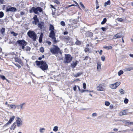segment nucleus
I'll use <instances>...</instances> for the list:
<instances>
[{"label": "nucleus", "mask_w": 133, "mask_h": 133, "mask_svg": "<svg viewBox=\"0 0 133 133\" xmlns=\"http://www.w3.org/2000/svg\"><path fill=\"white\" fill-rule=\"evenodd\" d=\"M105 104L106 106H108L110 105V103L108 101H105Z\"/></svg>", "instance_id": "nucleus-38"}, {"label": "nucleus", "mask_w": 133, "mask_h": 133, "mask_svg": "<svg viewBox=\"0 0 133 133\" xmlns=\"http://www.w3.org/2000/svg\"><path fill=\"white\" fill-rule=\"evenodd\" d=\"M92 116L93 117H96L97 116V114L96 113H94L92 114Z\"/></svg>", "instance_id": "nucleus-46"}, {"label": "nucleus", "mask_w": 133, "mask_h": 133, "mask_svg": "<svg viewBox=\"0 0 133 133\" xmlns=\"http://www.w3.org/2000/svg\"><path fill=\"white\" fill-rule=\"evenodd\" d=\"M82 93H83L84 92H85L86 91V90H81L80 91Z\"/></svg>", "instance_id": "nucleus-56"}, {"label": "nucleus", "mask_w": 133, "mask_h": 133, "mask_svg": "<svg viewBox=\"0 0 133 133\" xmlns=\"http://www.w3.org/2000/svg\"><path fill=\"white\" fill-rule=\"evenodd\" d=\"M42 11V9L40 7H37L36 8L34 7H32L30 11V12L31 13L34 12L36 14H38V11L39 12H41Z\"/></svg>", "instance_id": "nucleus-5"}, {"label": "nucleus", "mask_w": 133, "mask_h": 133, "mask_svg": "<svg viewBox=\"0 0 133 133\" xmlns=\"http://www.w3.org/2000/svg\"><path fill=\"white\" fill-rule=\"evenodd\" d=\"M124 102L125 104H127L128 102V99L125 98L124 101Z\"/></svg>", "instance_id": "nucleus-39"}, {"label": "nucleus", "mask_w": 133, "mask_h": 133, "mask_svg": "<svg viewBox=\"0 0 133 133\" xmlns=\"http://www.w3.org/2000/svg\"><path fill=\"white\" fill-rule=\"evenodd\" d=\"M15 117L14 116H12L10 118L9 121L6 124V125H7L9 124H10L15 119Z\"/></svg>", "instance_id": "nucleus-17"}, {"label": "nucleus", "mask_w": 133, "mask_h": 133, "mask_svg": "<svg viewBox=\"0 0 133 133\" xmlns=\"http://www.w3.org/2000/svg\"><path fill=\"white\" fill-rule=\"evenodd\" d=\"M53 130L55 132L58 130V127L57 126H55L54 127L53 129Z\"/></svg>", "instance_id": "nucleus-33"}, {"label": "nucleus", "mask_w": 133, "mask_h": 133, "mask_svg": "<svg viewBox=\"0 0 133 133\" xmlns=\"http://www.w3.org/2000/svg\"><path fill=\"white\" fill-rule=\"evenodd\" d=\"M76 5H75V4H72L71 5H69L68 6V7H70L71 6H76Z\"/></svg>", "instance_id": "nucleus-51"}, {"label": "nucleus", "mask_w": 133, "mask_h": 133, "mask_svg": "<svg viewBox=\"0 0 133 133\" xmlns=\"http://www.w3.org/2000/svg\"><path fill=\"white\" fill-rule=\"evenodd\" d=\"M40 51L42 53L44 52V48L43 47H41L39 49Z\"/></svg>", "instance_id": "nucleus-36"}, {"label": "nucleus", "mask_w": 133, "mask_h": 133, "mask_svg": "<svg viewBox=\"0 0 133 133\" xmlns=\"http://www.w3.org/2000/svg\"><path fill=\"white\" fill-rule=\"evenodd\" d=\"M24 104L25 103H23L19 105H16V108H17V109L21 110L24 109L23 106Z\"/></svg>", "instance_id": "nucleus-13"}, {"label": "nucleus", "mask_w": 133, "mask_h": 133, "mask_svg": "<svg viewBox=\"0 0 133 133\" xmlns=\"http://www.w3.org/2000/svg\"><path fill=\"white\" fill-rule=\"evenodd\" d=\"M117 20H118V21H120V22H122L123 21V19H122V18H118L117 19Z\"/></svg>", "instance_id": "nucleus-45"}, {"label": "nucleus", "mask_w": 133, "mask_h": 133, "mask_svg": "<svg viewBox=\"0 0 133 133\" xmlns=\"http://www.w3.org/2000/svg\"><path fill=\"white\" fill-rule=\"evenodd\" d=\"M68 34V32L67 31H65L64 32V33H63L65 35H67Z\"/></svg>", "instance_id": "nucleus-55"}, {"label": "nucleus", "mask_w": 133, "mask_h": 133, "mask_svg": "<svg viewBox=\"0 0 133 133\" xmlns=\"http://www.w3.org/2000/svg\"><path fill=\"white\" fill-rule=\"evenodd\" d=\"M15 65L17 67L19 68H20L21 67V66L19 64H15Z\"/></svg>", "instance_id": "nucleus-47"}, {"label": "nucleus", "mask_w": 133, "mask_h": 133, "mask_svg": "<svg viewBox=\"0 0 133 133\" xmlns=\"http://www.w3.org/2000/svg\"><path fill=\"white\" fill-rule=\"evenodd\" d=\"M36 63L37 65L39 66L41 65L40 68L42 70H44L48 69V66L46 63V62L43 61H36Z\"/></svg>", "instance_id": "nucleus-3"}, {"label": "nucleus", "mask_w": 133, "mask_h": 133, "mask_svg": "<svg viewBox=\"0 0 133 133\" xmlns=\"http://www.w3.org/2000/svg\"><path fill=\"white\" fill-rule=\"evenodd\" d=\"M38 59L39 60H41L42 59V58L41 57H39Z\"/></svg>", "instance_id": "nucleus-64"}, {"label": "nucleus", "mask_w": 133, "mask_h": 133, "mask_svg": "<svg viewBox=\"0 0 133 133\" xmlns=\"http://www.w3.org/2000/svg\"><path fill=\"white\" fill-rule=\"evenodd\" d=\"M110 4V0H108L107 2H105L104 4V6H106L107 5H109Z\"/></svg>", "instance_id": "nucleus-24"}, {"label": "nucleus", "mask_w": 133, "mask_h": 133, "mask_svg": "<svg viewBox=\"0 0 133 133\" xmlns=\"http://www.w3.org/2000/svg\"><path fill=\"white\" fill-rule=\"evenodd\" d=\"M72 59V58L70 55L69 54L65 55L64 62L66 63H70Z\"/></svg>", "instance_id": "nucleus-8"}, {"label": "nucleus", "mask_w": 133, "mask_h": 133, "mask_svg": "<svg viewBox=\"0 0 133 133\" xmlns=\"http://www.w3.org/2000/svg\"><path fill=\"white\" fill-rule=\"evenodd\" d=\"M101 29H102L103 31H105L106 30V28H105L102 27L101 28Z\"/></svg>", "instance_id": "nucleus-48"}, {"label": "nucleus", "mask_w": 133, "mask_h": 133, "mask_svg": "<svg viewBox=\"0 0 133 133\" xmlns=\"http://www.w3.org/2000/svg\"><path fill=\"white\" fill-rule=\"evenodd\" d=\"M119 114L120 116L125 115H127V113L125 110L122 111L119 113Z\"/></svg>", "instance_id": "nucleus-19"}, {"label": "nucleus", "mask_w": 133, "mask_h": 133, "mask_svg": "<svg viewBox=\"0 0 133 133\" xmlns=\"http://www.w3.org/2000/svg\"><path fill=\"white\" fill-rule=\"evenodd\" d=\"M61 25L63 26H64L65 25V22L63 21H62L61 22Z\"/></svg>", "instance_id": "nucleus-40"}, {"label": "nucleus", "mask_w": 133, "mask_h": 133, "mask_svg": "<svg viewBox=\"0 0 133 133\" xmlns=\"http://www.w3.org/2000/svg\"><path fill=\"white\" fill-rule=\"evenodd\" d=\"M106 84L102 83L98 85L97 87V90L99 91H104L105 90Z\"/></svg>", "instance_id": "nucleus-6"}, {"label": "nucleus", "mask_w": 133, "mask_h": 133, "mask_svg": "<svg viewBox=\"0 0 133 133\" xmlns=\"http://www.w3.org/2000/svg\"><path fill=\"white\" fill-rule=\"evenodd\" d=\"M102 50H100L99 52V54L100 55H102Z\"/></svg>", "instance_id": "nucleus-57"}, {"label": "nucleus", "mask_w": 133, "mask_h": 133, "mask_svg": "<svg viewBox=\"0 0 133 133\" xmlns=\"http://www.w3.org/2000/svg\"><path fill=\"white\" fill-rule=\"evenodd\" d=\"M76 86L75 85V87L73 88L74 90V91H76Z\"/></svg>", "instance_id": "nucleus-52"}, {"label": "nucleus", "mask_w": 133, "mask_h": 133, "mask_svg": "<svg viewBox=\"0 0 133 133\" xmlns=\"http://www.w3.org/2000/svg\"><path fill=\"white\" fill-rule=\"evenodd\" d=\"M75 43L77 45H79L81 44V42L80 41L77 40L76 42Z\"/></svg>", "instance_id": "nucleus-37"}, {"label": "nucleus", "mask_w": 133, "mask_h": 133, "mask_svg": "<svg viewBox=\"0 0 133 133\" xmlns=\"http://www.w3.org/2000/svg\"><path fill=\"white\" fill-rule=\"evenodd\" d=\"M50 50L52 54L56 55L57 57H59L61 56L62 52L57 46L53 45Z\"/></svg>", "instance_id": "nucleus-2"}, {"label": "nucleus", "mask_w": 133, "mask_h": 133, "mask_svg": "<svg viewBox=\"0 0 133 133\" xmlns=\"http://www.w3.org/2000/svg\"><path fill=\"white\" fill-rule=\"evenodd\" d=\"M122 36V34L120 33H119L116 34L113 37V39H116L117 38H121Z\"/></svg>", "instance_id": "nucleus-14"}, {"label": "nucleus", "mask_w": 133, "mask_h": 133, "mask_svg": "<svg viewBox=\"0 0 133 133\" xmlns=\"http://www.w3.org/2000/svg\"><path fill=\"white\" fill-rule=\"evenodd\" d=\"M11 34L13 36H16L18 35L17 33H16L14 31H11Z\"/></svg>", "instance_id": "nucleus-29"}, {"label": "nucleus", "mask_w": 133, "mask_h": 133, "mask_svg": "<svg viewBox=\"0 0 133 133\" xmlns=\"http://www.w3.org/2000/svg\"><path fill=\"white\" fill-rule=\"evenodd\" d=\"M16 105L15 104H10L8 105V107H9L10 109H15L16 108Z\"/></svg>", "instance_id": "nucleus-15"}, {"label": "nucleus", "mask_w": 133, "mask_h": 133, "mask_svg": "<svg viewBox=\"0 0 133 133\" xmlns=\"http://www.w3.org/2000/svg\"><path fill=\"white\" fill-rule=\"evenodd\" d=\"M123 72L122 70H120L118 72V74L119 76H120L121 75L123 74Z\"/></svg>", "instance_id": "nucleus-30"}, {"label": "nucleus", "mask_w": 133, "mask_h": 133, "mask_svg": "<svg viewBox=\"0 0 133 133\" xmlns=\"http://www.w3.org/2000/svg\"><path fill=\"white\" fill-rule=\"evenodd\" d=\"M17 42L18 43L20 47H21L22 49H24L25 46L27 44V43L24 40H19Z\"/></svg>", "instance_id": "nucleus-7"}, {"label": "nucleus", "mask_w": 133, "mask_h": 133, "mask_svg": "<svg viewBox=\"0 0 133 133\" xmlns=\"http://www.w3.org/2000/svg\"><path fill=\"white\" fill-rule=\"evenodd\" d=\"M120 84V82H117L115 83L110 84L109 87L111 89H115Z\"/></svg>", "instance_id": "nucleus-9"}, {"label": "nucleus", "mask_w": 133, "mask_h": 133, "mask_svg": "<svg viewBox=\"0 0 133 133\" xmlns=\"http://www.w3.org/2000/svg\"><path fill=\"white\" fill-rule=\"evenodd\" d=\"M49 30L50 32L49 34V37H50L54 42V43H56L58 41L56 40L55 37V33H56V30L55 29L54 26L51 24H50L49 26Z\"/></svg>", "instance_id": "nucleus-1"}, {"label": "nucleus", "mask_w": 133, "mask_h": 133, "mask_svg": "<svg viewBox=\"0 0 133 133\" xmlns=\"http://www.w3.org/2000/svg\"><path fill=\"white\" fill-rule=\"evenodd\" d=\"M54 2L57 4H60V2L58 0H56Z\"/></svg>", "instance_id": "nucleus-43"}, {"label": "nucleus", "mask_w": 133, "mask_h": 133, "mask_svg": "<svg viewBox=\"0 0 133 133\" xmlns=\"http://www.w3.org/2000/svg\"><path fill=\"white\" fill-rule=\"evenodd\" d=\"M80 4L81 5V6L83 8H85V7L84 6L83 4H82V2H80Z\"/></svg>", "instance_id": "nucleus-44"}, {"label": "nucleus", "mask_w": 133, "mask_h": 133, "mask_svg": "<svg viewBox=\"0 0 133 133\" xmlns=\"http://www.w3.org/2000/svg\"><path fill=\"white\" fill-rule=\"evenodd\" d=\"M130 123V124L133 125V122H130L129 123Z\"/></svg>", "instance_id": "nucleus-62"}, {"label": "nucleus", "mask_w": 133, "mask_h": 133, "mask_svg": "<svg viewBox=\"0 0 133 133\" xmlns=\"http://www.w3.org/2000/svg\"><path fill=\"white\" fill-rule=\"evenodd\" d=\"M27 34L29 37L31 38L34 41H36L37 35L33 31H29L28 32Z\"/></svg>", "instance_id": "nucleus-4"}, {"label": "nucleus", "mask_w": 133, "mask_h": 133, "mask_svg": "<svg viewBox=\"0 0 133 133\" xmlns=\"http://www.w3.org/2000/svg\"><path fill=\"white\" fill-rule=\"evenodd\" d=\"M129 55L131 57L133 58V54H130Z\"/></svg>", "instance_id": "nucleus-50"}, {"label": "nucleus", "mask_w": 133, "mask_h": 133, "mask_svg": "<svg viewBox=\"0 0 133 133\" xmlns=\"http://www.w3.org/2000/svg\"><path fill=\"white\" fill-rule=\"evenodd\" d=\"M82 72H78L76 74L74 75V76L75 77H77L79 76L80 75L82 74Z\"/></svg>", "instance_id": "nucleus-22"}, {"label": "nucleus", "mask_w": 133, "mask_h": 133, "mask_svg": "<svg viewBox=\"0 0 133 133\" xmlns=\"http://www.w3.org/2000/svg\"><path fill=\"white\" fill-rule=\"evenodd\" d=\"M5 29L4 28H2L0 31V32L4 35L5 34Z\"/></svg>", "instance_id": "nucleus-20"}, {"label": "nucleus", "mask_w": 133, "mask_h": 133, "mask_svg": "<svg viewBox=\"0 0 133 133\" xmlns=\"http://www.w3.org/2000/svg\"><path fill=\"white\" fill-rule=\"evenodd\" d=\"M114 130L115 131H117L118 130V129L116 128H115L114 129Z\"/></svg>", "instance_id": "nucleus-59"}, {"label": "nucleus", "mask_w": 133, "mask_h": 133, "mask_svg": "<svg viewBox=\"0 0 133 133\" xmlns=\"http://www.w3.org/2000/svg\"><path fill=\"white\" fill-rule=\"evenodd\" d=\"M0 78H2L3 80L6 79L5 76L2 75H0Z\"/></svg>", "instance_id": "nucleus-31"}, {"label": "nucleus", "mask_w": 133, "mask_h": 133, "mask_svg": "<svg viewBox=\"0 0 133 133\" xmlns=\"http://www.w3.org/2000/svg\"><path fill=\"white\" fill-rule=\"evenodd\" d=\"M107 21V19L106 18H104L103 19V21L101 22V24H104Z\"/></svg>", "instance_id": "nucleus-32"}, {"label": "nucleus", "mask_w": 133, "mask_h": 133, "mask_svg": "<svg viewBox=\"0 0 133 133\" xmlns=\"http://www.w3.org/2000/svg\"><path fill=\"white\" fill-rule=\"evenodd\" d=\"M97 69L98 70H99L101 68V63L100 62H97Z\"/></svg>", "instance_id": "nucleus-23"}, {"label": "nucleus", "mask_w": 133, "mask_h": 133, "mask_svg": "<svg viewBox=\"0 0 133 133\" xmlns=\"http://www.w3.org/2000/svg\"><path fill=\"white\" fill-rule=\"evenodd\" d=\"M16 122L17 126L18 127H19L22 124V121L21 119L19 117L16 118Z\"/></svg>", "instance_id": "nucleus-10"}, {"label": "nucleus", "mask_w": 133, "mask_h": 133, "mask_svg": "<svg viewBox=\"0 0 133 133\" xmlns=\"http://www.w3.org/2000/svg\"><path fill=\"white\" fill-rule=\"evenodd\" d=\"M105 56H103L101 57V59L102 61H104L105 60Z\"/></svg>", "instance_id": "nucleus-42"}, {"label": "nucleus", "mask_w": 133, "mask_h": 133, "mask_svg": "<svg viewBox=\"0 0 133 133\" xmlns=\"http://www.w3.org/2000/svg\"><path fill=\"white\" fill-rule=\"evenodd\" d=\"M43 34L42 33L41 34L39 38V42L41 43L42 42V37H43Z\"/></svg>", "instance_id": "nucleus-25"}, {"label": "nucleus", "mask_w": 133, "mask_h": 133, "mask_svg": "<svg viewBox=\"0 0 133 133\" xmlns=\"http://www.w3.org/2000/svg\"><path fill=\"white\" fill-rule=\"evenodd\" d=\"M83 88L84 89L86 88V85L85 83H84L83 84Z\"/></svg>", "instance_id": "nucleus-41"}, {"label": "nucleus", "mask_w": 133, "mask_h": 133, "mask_svg": "<svg viewBox=\"0 0 133 133\" xmlns=\"http://www.w3.org/2000/svg\"><path fill=\"white\" fill-rule=\"evenodd\" d=\"M16 9L15 8L7 7L6 11V12L8 11L15 12L16 11Z\"/></svg>", "instance_id": "nucleus-11"}, {"label": "nucleus", "mask_w": 133, "mask_h": 133, "mask_svg": "<svg viewBox=\"0 0 133 133\" xmlns=\"http://www.w3.org/2000/svg\"><path fill=\"white\" fill-rule=\"evenodd\" d=\"M47 43L49 45H50L51 44V42H50L49 41H48L47 42Z\"/></svg>", "instance_id": "nucleus-54"}, {"label": "nucleus", "mask_w": 133, "mask_h": 133, "mask_svg": "<svg viewBox=\"0 0 133 133\" xmlns=\"http://www.w3.org/2000/svg\"><path fill=\"white\" fill-rule=\"evenodd\" d=\"M78 63V61L73 62L71 65V67L73 68H75Z\"/></svg>", "instance_id": "nucleus-16"}, {"label": "nucleus", "mask_w": 133, "mask_h": 133, "mask_svg": "<svg viewBox=\"0 0 133 133\" xmlns=\"http://www.w3.org/2000/svg\"><path fill=\"white\" fill-rule=\"evenodd\" d=\"M44 25V23L43 22H41L38 24V26L41 29H42Z\"/></svg>", "instance_id": "nucleus-18"}, {"label": "nucleus", "mask_w": 133, "mask_h": 133, "mask_svg": "<svg viewBox=\"0 0 133 133\" xmlns=\"http://www.w3.org/2000/svg\"><path fill=\"white\" fill-rule=\"evenodd\" d=\"M16 127V123H14L12 125L10 128V129L11 130H14L15 129Z\"/></svg>", "instance_id": "nucleus-21"}, {"label": "nucleus", "mask_w": 133, "mask_h": 133, "mask_svg": "<svg viewBox=\"0 0 133 133\" xmlns=\"http://www.w3.org/2000/svg\"><path fill=\"white\" fill-rule=\"evenodd\" d=\"M108 47L107 46H104V48L105 49H107L108 48Z\"/></svg>", "instance_id": "nucleus-63"}, {"label": "nucleus", "mask_w": 133, "mask_h": 133, "mask_svg": "<svg viewBox=\"0 0 133 133\" xmlns=\"http://www.w3.org/2000/svg\"><path fill=\"white\" fill-rule=\"evenodd\" d=\"M5 104L6 105H7L8 107V105L10 104H8V102H5Z\"/></svg>", "instance_id": "nucleus-58"}, {"label": "nucleus", "mask_w": 133, "mask_h": 133, "mask_svg": "<svg viewBox=\"0 0 133 133\" xmlns=\"http://www.w3.org/2000/svg\"><path fill=\"white\" fill-rule=\"evenodd\" d=\"M4 0H0V3L1 4H3Z\"/></svg>", "instance_id": "nucleus-53"}, {"label": "nucleus", "mask_w": 133, "mask_h": 133, "mask_svg": "<svg viewBox=\"0 0 133 133\" xmlns=\"http://www.w3.org/2000/svg\"><path fill=\"white\" fill-rule=\"evenodd\" d=\"M45 130V129L44 128H41L39 129V131L41 133H43L44 132V131Z\"/></svg>", "instance_id": "nucleus-27"}, {"label": "nucleus", "mask_w": 133, "mask_h": 133, "mask_svg": "<svg viewBox=\"0 0 133 133\" xmlns=\"http://www.w3.org/2000/svg\"><path fill=\"white\" fill-rule=\"evenodd\" d=\"M124 90L122 89H120L119 92L121 94H124Z\"/></svg>", "instance_id": "nucleus-34"}, {"label": "nucleus", "mask_w": 133, "mask_h": 133, "mask_svg": "<svg viewBox=\"0 0 133 133\" xmlns=\"http://www.w3.org/2000/svg\"><path fill=\"white\" fill-rule=\"evenodd\" d=\"M77 87H78V90H79V91H81V90H80V88H79V86H77Z\"/></svg>", "instance_id": "nucleus-61"}, {"label": "nucleus", "mask_w": 133, "mask_h": 133, "mask_svg": "<svg viewBox=\"0 0 133 133\" xmlns=\"http://www.w3.org/2000/svg\"><path fill=\"white\" fill-rule=\"evenodd\" d=\"M50 6H51V7L52 8H54L55 9L54 7V6H53V5H50Z\"/></svg>", "instance_id": "nucleus-60"}, {"label": "nucleus", "mask_w": 133, "mask_h": 133, "mask_svg": "<svg viewBox=\"0 0 133 133\" xmlns=\"http://www.w3.org/2000/svg\"><path fill=\"white\" fill-rule=\"evenodd\" d=\"M34 21L32 22V24H35V25L37 24L39 22V20L37 18V16L36 15H35L33 18Z\"/></svg>", "instance_id": "nucleus-12"}, {"label": "nucleus", "mask_w": 133, "mask_h": 133, "mask_svg": "<svg viewBox=\"0 0 133 133\" xmlns=\"http://www.w3.org/2000/svg\"><path fill=\"white\" fill-rule=\"evenodd\" d=\"M125 69L127 71H130L132 70H133V68L129 67L126 68Z\"/></svg>", "instance_id": "nucleus-28"}, {"label": "nucleus", "mask_w": 133, "mask_h": 133, "mask_svg": "<svg viewBox=\"0 0 133 133\" xmlns=\"http://www.w3.org/2000/svg\"><path fill=\"white\" fill-rule=\"evenodd\" d=\"M30 48L28 46H26L25 48H24V49H23L24 50H26V51H29L30 49Z\"/></svg>", "instance_id": "nucleus-26"}, {"label": "nucleus", "mask_w": 133, "mask_h": 133, "mask_svg": "<svg viewBox=\"0 0 133 133\" xmlns=\"http://www.w3.org/2000/svg\"><path fill=\"white\" fill-rule=\"evenodd\" d=\"M25 14V13L23 12H20V14L21 15H23Z\"/></svg>", "instance_id": "nucleus-49"}, {"label": "nucleus", "mask_w": 133, "mask_h": 133, "mask_svg": "<svg viewBox=\"0 0 133 133\" xmlns=\"http://www.w3.org/2000/svg\"><path fill=\"white\" fill-rule=\"evenodd\" d=\"M4 14L3 12L2 11L0 12V18H2L3 17Z\"/></svg>", "instance_id": "nucleus-35"}]
</instances>
